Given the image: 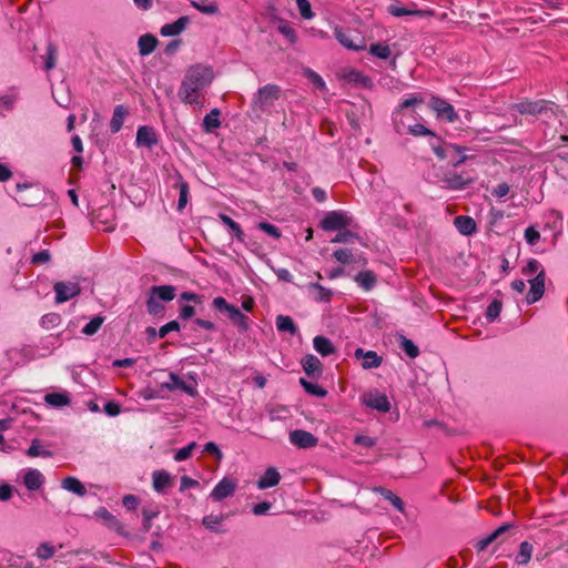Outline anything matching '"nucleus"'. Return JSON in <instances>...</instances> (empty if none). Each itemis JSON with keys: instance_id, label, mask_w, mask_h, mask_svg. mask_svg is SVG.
<instances>
[{"instance_id": "nucleus-63", "label": "nucleus", "mask_w": 568, "mask_h": 568, "mask_svg": "<svg viewBox=\"0 0 568 568\" xmlns=\"http://www.w3.org/2000/svg\"><path fill=\"white\" fill-rule=\"evenodd\" d=\"M540 239V233L534 227L529 226L525 230V240L529 245H535Z\"/></svg>"}, {"instance_id": "nucleus-30", "label": "nucleus", "mask_w": 568, "mask_h": 568, "mask_svg": "<svg viewBox=\"0 0 568 568\" xmlns=\"http://www.w3.org/2000/svg\"><path fill=\"white\" fill-rule=\"evenodd\" d=\"M62 488L69 490L78 496H84L87 489L84 485L75 477H67L62 480Z\"/></svg>"}, {"instance_id": "nucleus-59", "label": "nucleus", "mask_w": 568, "mask_h": 568, "mask_svg": "<svg viewBox=\"0 0 568 568\" xmlns=\"http://www.w3.org/2000/svg\"><path fill=\"white\" fill-rule=\"evenodd\" d=\"M180 331V324L178 321H171L159 329V338H164L170 332H179Z\"/></svg>"}, {"instance_id": "nucleus-5", "label": "nucleus", "mask_w": 568, "mask_h": 568, "mask_svg": "<svg viewBox=\"0 0 568 568\" xmlns=\"http://www.w3.org/2000/svg\"><path fill=\"white\" fill-rule=\"evenodd\" d=\"M281 88L276 84H266L258 89L253 99V105L258 110L265 111L274 105L280 98Z\"/></svg>"}, {"instance_id": "nucleus-50", "label": "nucleus", "mask_w": 568, "mask_h": 568, "mask_svg": "<svg viewBox=\"0 0 568 568\" xmlns=\"http://www.w3.org/2000/svg\"><path fill=\"white\" fill-rule=\"evenodd\" d=\"M310 287L317 291V295L315 297L316 301H320V302H329L331 301L333 293L329 288L324 287L320 283H311Z\"/></svg>"}, {"instance_id": "nucleus-7", "label": "nucleus", "mask_w": 568, "mask_h": 568, "mask_svg": "<svg viewBox=\"0 0 568 568\" xmlns=\"http://www.w3.org/2000/svg\"><path fill=\"white\" fill-rule=\"evenodd\" d=\"M429 105L436 112L437 118L445 119L448 122H455L458 118L454 106L438 97H432Z\"/></svg>"}, {"instance_id": "nucleus-13", "label": "nucleus", "mask_w": 568, "mask_h": 568, "mask_svg": "<svg viewBox=\"0 0 568 568\" xmlns=\"http://www.w3.org/2000/svg\"><path fill=\"white\" fill-rule=\"evenodd\" d=\"M236 489V483L233 479L224 477L220 480L213 490L211 491V498L215 501H221L234 494Z\"/></svg>"}, {"instance_id": "nucleus-25", "label": "nucleus", "mask_w": 568, "mask_h": 568, "mask_svg": "<svg viewBox=\"0 0 568 568\" xmlns=\"http://www.w3.org/2000/svg\"><path fill=\"white\" fill-rule=\"evenodd\" d=\"M456 229L463 235H470L476 231V223L473 217L467 215H458L454 220Z\"/></svg>"}, {"instance_id": "nucleus-57", "label": "nucleus", "mask_w": 568, "mask_h": 568, "mask_svg": "<svg viewBox=\"0 0 568 568\" xmlns=\"http://www.w3.org/2000/svg\"><path fill=\"white\" fill-rule=\"evenodd\" d=\"M257 229L266 233L267 235L272 236L273 239H280L281 237V231L275 225L268 223V222H260L257 223Z\"/></svg>"}, {"instance_id": "nucleus-26", "label": "nucleus", "mask_w": 568, "mask_h": 568, "mask_svg": "<svg viewBox=\"0 0 568 568\" xmlns=\"http://www.w3.org/2000/svg\"><path fill=\"white\" fill-rule=\"evenodd\" d=\"M158 43V39L150 33L141 36L138 41L139 53L141 55L151 54L155 50Z\"/></svg>"}, {"instance_id": "nucleus-43", "label": "nucleus", "mask_w": 568, "mask_h": 568, "mask_svg": "<svg viewBox=\"0 0 568 568\" xmlns=\"http://www.w3.org/2000/svg\"><path fill=\"white\" fill-rule=\"evenodd\" d=\"M400 348L405 352V354L409 358H416L419 355L418 347L414 344L413 341L406 338L405 336H400Z\"/></svg>"}, {"instance_id": "nucleus-49", "label": "nucleus", "mask_w": 568, "mask_h": 568, "mask_svg": "<svg viewBox=\"0 0 568 568\" xmlns=\"http://www.w3.org/2000/svg\"><path fill=\"white\" fill-rule=\"evenodd\" d=\"M388 12L394 17H405V16H422L420 10H409L405 7H399L396 4H392L388 7Z\"/></svg>"}, {"instance_id": "nucleus-35", "label": "nucleus", "mask_w": 568, "mask_h": 568, "mask_svg": "<svg viewBox=\"0 0 568 568\" xmlns=\"http://www.w3.org/2000/svg\"><path fill=\"white\" fill-rule=\"evenodd\" d=\"M227 316L232 323L239 327L240 331L245 332L248 328V317L244 315L237 307L231 310V313Z\"/></svg>"}, {"instance_id": "nucleus-40", "label": "nucleus", "mask_w": 568, "mask_h": 568, "mask_svg": "<svg viewBox=\"0 0 568 568\" xmlns=\"http://www.w3.org/2000/svg\"><path fill=\"white\" fill-rule=\"evenodd\" d=\"M382 362H383V358L379 355H377L376 352L367 351L365 354V357L362 362V367L364 369L376 368V367L381 366Z\"/></svg>"}, {"instance_id": "nucleus-32", "label": "nucleus", "mask_w": 568, "mask_h": 568, "mask_svg": "<svg viewBox=\"0 0 568 568\" xmlns=\"http://www.w3.org/2000/svg\"><path fill=\"white\" fill-rule=\"evenodd\" d=\"M44 402L53 407H63L70 404V397L65 392L49 393L44 396Z\"/></svg>"}, {"instance_id": "nucleus-48", "label": "nucleus", "mask_w": 568, "mask_h": 568, "mask_svg": "<svg viewBox=\"0 0 568 568\" xmlns=\"http://www.w3.org/2000/svg\"><path fill=\"white\" fill-rule=\"evenodd\" d=\"M189 201V185L186 182L181 181L179 183V201H178V211H183Z\"/></svg>"}, {"instance_id": "nucleus-44", "label": "nucleus", "mask_w": 568, "mask_h": 568, "mask_svg": "<svg viewBox=\"0 0 568 568\" xmlns=\"http://www.w3.org/2000/svg\"><path fill=\"white\" fill-rule=\"evenodd\" d=\"M104 322V317L103 316H95L93 317L83 328H82V333L84 335H88V336H92L94 335L102 326Z\"/></svg>"}, {"instance_id": "nucleus-51", "label": "nucleus", "mask_w": 568, "mask_h": 568, "mask_svg": "<svg viewBox=\"0 0 568 568\" xmlns=\"http://www.w3.org/2000/svg\"><path fill=\"white\" fill-rule=\"evenodd\" d=\"M196 447V443L195 442H192L190 443L189 445H186L185 447H182L180 448L175 455H174V460L175 462H183V460H186L187 458L191 457L194 448Z\"/></svg>"}, {"instance_id": "nucleus-39", "label": "nucleus", "mask_w": 568, "mask_h": 568, "mask_svg": "<svg viewBox=\"0 0 568 568\" xmlns=\"http://www.w3.org/2000/svg\"><path fill=\"white\" fill-rule=\"evenodd\" d=\"M377 491L384 497V499L388 500L398 511H404V503L403 500L396 496L392 490L379 487Z\"/></svg>"}, {"instance_id": "nucleus-55", "label": "nucleus", "mask_w": 568, "mask_h": 568, "mask_svg": "<svg viewBox=\"0 0 568 568\" xmlns=\"http://www.w3.org/2000/svg\"><path fill=\"white\" fill-rule=\"evenodd\" d=\"M60 321H61V317L59 314L57 313H49L44 316H42L41 318V325L47 328V329H50L52 327H55L60 324Z\"/></svg>"}, {"instance_id": "nucleus-2", "label": "nucleus", "mask_w": 568, "mask_h": 568, "mask_svg": "<svg viewBox=\"0 0 568 568\" xmlns=\"http://www.w3.org/2000/svg\"><path fill=\"white\" fill-rule=\"evenodd\" d=\"M353 217L345 211L327 212L320 222V227L326 232L342 231L352 226Z\"/></svg>"}, {"instance_id": "nucleus-56", "label": "nucleus", "mask_w": 568, "mask_h": 568, "mask_svg": "<svg viewBox=\"0 0 568 568\" xmlns=\"http://www.w3.org/2000/svg\"><path fill=\"white\" fill-rule=\"evenodd\" d=\"M353 239L358 240L359 236L356 233L344 229L342 231H338V233L335 235L334 239H332L331 242L332 243H347Z\"/></svg>"}, {"instance_id": "nucleus-42", "label": "nucleus", "mask_w": 568, "mask_h": 568, "mask_svg": "<svg viewBox=\"0 0 568 568\" xmlns=\"http://www.w3.org/2000/svg\"><path fill=\"white\" fill-rule=\"evenodd\" d=\"M369 53L379 58V59H388L392 54L390 48L384 43H373L369 47Z\"/></svg>"}, {"instance_id": "nucleus-23", "label": "nucleus", "mask_w": 568, "mask_h": 568, "mask_svg": "<svg viewBox=\"0 0 568 568\" xmlns=\"http://www.w3.org/2000/svg\"><path fill=\"white\" fill-rule=\"evenodd\" d=\"M129 114V111L125 106L119 104L114 108L112 119L110 121V131L112 133H118L123 125L125 116Z\"/></svg>"}, {"instance_id": "nucleus-60", "label": "nucleus", "mask_w": 568, "mask_h": 568, "mask_svg": "<svg viewBox=\"0 0 568 568\" xmlns=\"http://www.w3.org/2000/svg\"><path fill=\"white\" fill-rule=\"evenodd\" d=\"M278 31L291 42L294 43L297 39L295 30L287 23L278 26Z\"/></svg>"}, {"instance_id": "nucleus-64", "label": "nucleus", "mask_w": 568, "mask_h": 568, "mask_svg": "<svg viewBox=\"0 0 568 568\" xmlns=\"http://www.w3.org/2000/svg\"><path fill=\"white\" fill-rule=\"evenodd\" d=\"M541 265L540 263L535 260V258H530L527 263V265L523 268V273L525 275H532L535 273L538 274L539 271H541Z\"/></svg>"}, {"instance_id": "nucleus-62", "label": "nucleus", "mask_w": 568, "mask_h": 568, "mask_svg": "<svg viewBox=\"0 0 568 568\" xmlns=\"http://www.w3.org/2000/svg\"><path fill=\"white\" fill-rule=\"evenodd\" d=\"M159 515V511L156 510H149V509H143L142 510V516H143V530L144 531H149L151 529V521L153 518H155L156 516Z\"/></svg>"}, {"instance_id": "nucleus-41", "label": "nucleus", "mask_w": 568, "mask_h": 568, "mask_svg": "<svg viewBox=\"0 0 568 568\" xmlns=\"http://www.w3.org/2000/svg\"><path fill=\"white\" fill-rule=\"evenodd\" d=\"M192 7L205 14H215L219 12V6L213 1H192Z\"/></svg>"}, {"instance_id": "nucleus-61", "label": "nucleus", "mask_w": 568, "mask_h": 568, "mask_svg": "<svg viewBox=\"0 0 568 568\" xmlns=\"http://www.w3.org/2000/svg\"><path fill=\"white\" fill-rule=\"evenodd\" d=\"M37 555L43 560L50 559L54 555V548L47 542L41 544L37 550Z\"/></svg>"}, {"instance_id": "nucleus-31", "label": "nucleus", "mask_w": 568, "mask_h": 568, "mask_svg": "<svg viewBox=\"0 0 568 568\" xmlns=\"http://www.w3.org/2000/svg\"><path fill=\"white\" fill-rule=\"evenodd\" d=\"M220 114L221 112L219 109H213L204 116L203 129L205 132H213L215 129L221 126Z\"/></svg>"}, {"instance_id": "nucleus-17", "label": "nucleus", "mask_w": 568, "mask_h": 568, "mask_svg": "<svg viewBox=\"0 0 568 568\" xmlns=\"http://www.w3.org/2000/svg\"><path fill=\"white\" fill-rule=\"evenodd\" d=\"M150 294L159 301L171 302L176 296V287L173 285H154Z\"/></svg>"}, {"instance_id": "nucleus-28", "label": "nucleus", "mask_w": 568, "mask_h": 568, "mask_svg": "<svg viewBox=\"0 0 568 568\" xmlns=\"http://www.w3.org/2000/svg\"><path fill=\"white\" fill-rule=\"evenodd\" d=\"M224 515H207L202 519V525L210 531L222 534L225 532L224 529H221L220 526L224 521Z\"/></svg>"}, {"instance_id": "nucleus-47", "label": "nucleus", "mask_w": 568, "mask_h": 568, "mask_svg": "<svg viewBox=\"0 0 568 568\" xmlns=\"http://www.w3.org/2000/svg\"><path fill=\"white\" fill-rule=\"evenodd\" d=\"M146 311L150 315H159L164 312V306L161 304L159 300L149 294V297L145 302Z\"/></svg>"}, {"instance_id": "nucleus-34", "label": "nucleus", "mask_w": 568, "mask_h": 568, "mask_svg": "<svg viewBox=\"0 0 568 568\" xmlns=\"http://www.w3.org/2000/svg\"><path fill=\"white\" fill-rule=\"evenodd\" d=\"M532 550L534 547L529 541H523L519 545V551L515 558V561L518 565H527L531 559Z\"/></svg>"}, {"instance_id": "nucleus-45", "label": "nucleus", "mask_w": 568, "mask_h": 568, "mask_svg": "<svg viewBox=\"0 0 568 568\" xmlns=\"http://www.w3.org/2000/svg\"><path fill=\"white\" fill-rule=\"evenodd\" d=\"M407 130L412 135H415V136L428 135L434 139L433 142H439V139L436 136V134L433 131H430L429 129H427L426 126H424L423 124L408 125Z\"/></svg>"}, {"instance_id": "nucleus-3", "label": "nucleus", "mask_w": 568, "mask_h": 568, "mask_svg": "<svg viewBox=\"0 0 568 568\" xmlns=\"http://www.w3.org/2000/svg\"><path fill=\"white\" fill-rule=\"evenodd\" d=\"M334 34L336 40L346 49L362 51L366 48L365 38L355 30L335 28Z\"/></svg>"}, {"instance_id": "nucleus-9", "label": "nucleus", "mask_w": 568, "mask_h": 568, "mask_svg": "<svg viewBox=\"0 0 568 568\" xmlns=\"http://www.w3.org/2000/svg\"><path fill=\"white\" fill-rule=\"evenodd\" d=\"M290 442L298 448L307 449L315 447L318 438L307 430L295 429L290 433Z\"/></svg>"}, {"instance_id": "nucleus-15", "label": "nucleus", "mask_w": 568, "mask_h": 568, "mask_svg": "<svg viewBox=\"0 0 568 568\" xmlns=\"http://www.w3.org/2000/svg\"><path fill=\"white\" fill-rule=\"evenodd\" d=\"M173 478L166 470H155L152 474V485L156 493H164L165 489L172 486Z\"/></svg>"}, {"instance_id": "nucleus-1", "label": "nucleus", "mask_w": 568, "mask_h": 568, "mask_svg": "<svg viewBox=\"0 0 568 568\" xmlns=\"http://www.w3.org/2000/svg\"><path fill=\"white\" fill-rule=\"evenodd\" d=\"M214 79L211 67L203 64L191 65L178 91L180 100L185 104L203 106L205 92Z\"/></svg>"}, {"instance_id": "nucleus-29", "label": "nucleus", "mask_w": 568, "mask_h": 568, "mask_svg": "<svg viewBox=\"0 0 568 568\" xmlns=\"http://www.w3.org/2000/svg\"><path fill=\"white\" fill-rule=\"evenodd\" d=\"M275 324L278 332H287L291 335H295L298 332L297 326L288 315L276 316Z\"/></svg>"}, {"instance_id": "nucleus-54", "label": "nucleus", "mask_w": 568, "mask_h": 568, "mask_svg": "<svg viewBox=\"0 0 568 568\" xmlns=\"http://www.w3.org/2000/svg\"><path fill=\"white\" fill-rule=\"evenodd\" d=\"M296 6L302 18L310 20L314 17V12L312 11L308 0H296Z\"/></svg>"}, {"instance_id": "nucleus-24", "label": "nucleus", "mask_w": 568, "mask_h": 568, "mask_svg": "<svg viewBox=\"0 0 568 568\" xmlns=\"http://www.w3.org/2000/svg\"><path fill=\"white\" fill-rule=\"evenodd\" d=\"M313 346L315 351L322 356H328L336 352V348L334 347L331 339L322 335H317L314 337Z\"/></svg>"}, {"instance_id": "nucleus-19", "label": "nucleus", "mask_w": 568, "mask_h": 568, "mask_svg": "<svg viewBox=\"0 0 568 568\" xmlns=\"http://www.w3.org/2000/svg\"><path fill=\"white\" fill-rule=\"evenodd\" d=\"M281 480V475L274 467H268L265 473L257 480L260 489H267L276 486Z\"/></svg>"}, {"instance_id": "nucleus-10", "label": "nucleus", "mask_w": 568, "mask_h": 568, "mask_svg": "<svg viewBox=\"0 0 568 568\" xmlns=\"http://www.w3.org/2000/svg\"><path fill=\"white\" fill-rule=\"evenodd\" d=\"M136 146L148 148L152 150L159 143V136L154 130V128L149 125H141L136 131L135 139Z\"/></svg>"}, {"instance_id": "nucleus-11", "label": "nucleus", "mask_w": 568, "mask_h": 568, "mask_svg": "<svg viewBox=\"0 0 568 568\" xmlns=\"http://www.w3.org/2000/svg\"><path fill=\"white\" fill-rule=\"evenodd\" d=\"M545 280L546 274L544 270L539 271L534 278L529 280L530 290L526 296L528 304H534L542 297L545 292Z\"/></svg>"}, {"instance_id": "nucleus-38", "label": "nucleus", "mask_w": 568, "mask_h": 568, "mask_svg": "<svg viewBox=\"0 0 568 568\" xmlns=\"http://www.w3.org/2000/svg\"><path fill=\"white\" fill-rule=\"evenodd\" d=\"M300 383L303 386V388L305 389V392L310 395H313V396H316L320 398H323L327 395V392L316 383L308 382L305 378H301Z\"/></svg>"}, {"instance_id": "nucleus-6", "label": "nucleus", "mask_w": 568, "mask_h": 568, "mask_svg": "<svg viewBox=\"0 0 568 568\" xmlns=\"http://www.w3.org/2000/svg\"><path fill=\"white\" fill-rule=\"evenodd\" d=\"M362 402L365 406L376 409L381 413H387L390 410V403L388 397L377 390L364 394Z\"/></svg>"}, {"instance_id": "nucleus-36", "label": "nucleus", "mask_w": 568, "mask_h": 568, "mask_svg": "<svg viewBox=\"0 0 568 568\" xmlns=\"http://www.w3.org/2000/svg\"><path fill=\"white\" fill-rule=\"evenodd\" d=\"M347 79L349 82L361 84L362 87L367 89H371L373 87L372 79L357 70L349 71L347 74Z\"/></svg>"}, {"instance_id": "nucleus-33", "label": "nucleus", "mask_w": 568, "mask_h": 568, "mask_svg": "<svg viewBox=\"0 0 568 568\" xmlns=\"http://www.w3.org/2000/svg\"><path fill=\"white\" fill-rule=\"evenodd\" d=\"M220 221L230 229L232 234L235 236V239L240 242L244 241V233L237 222H235L233 219H231L226 214H220L219 215Z\"/></svg>"}, {"instance_id": "nucleus-21", "label": "nucleus", "mask_w": 568, "mask_h": 568, "mask_svg": "<svg viewBox=\"0 0 568 568\" xmlns=\"http://www.w3.org/2000/svg\"><path fill=\"white\" fill-rule=\"evenodd\" d=\"M423 102H424L423 98L410 97L408 99H405L399 104L398 110L395 112V118H394L395 130H396L397 133L402 134L404 132V129H405V124L397 119V116L399 115L400 111L405 110V109H408V108H412V106H415V105L420 104Z\"/></svg>"}, {"instance_id": "nucleus-46", "label": "nucleus", "mask_w": 568, "mask_h": 568, "mask_svg": "<svg viewBox=\"0 0 568 568\" xmlns=\"http://www.w3.org/2000/svg\"><path fill=\"white\" fill-rule=\"evenodd\" d=\"M501 307L503 304L499 300L491 301L486 310L487 321L490 323L495 322L501 312Z\"/></svg>"}, {"instance_id": "nucleus-20", "label": "nucleus", "mask_w": 568, "mask_h": 568, "mask_svg": "<svg viewBox=\"0 0 568 568\" xmlns=\"http://www.w3.org/2000/svg\"><path fill=\"white\" fill-rule=\"evenodd\" d=\"M187 23H189V18L187 17H180L174 22L164 24L161 28L160 33L163 37H174V36H178V34H180L186 28Z\"/></svg>"}, {"instance_id": "nucleus-27", "label": "nucleus", "mask_w": 568, "mask_h": 568, "mask_svg": "<svg viewBox=\"0 0 568 568\" xmlns=\"http://www.w3.org/2000/svg\"><path fill=\"white\" fill-rule=\"evenodd\" d=\"M354 281L365 291H371L377 282L376 275L373 271H362L355 277Z\"/></svg>"}, {"instance_id": "nucleus-16", "label": "nucleus", "mask_w": 568, "mask_h": 568, "mask_svg": "<svg viewBox=\"0 0 568 568\" xmlns=\"http://www.w3.org/2000/svg\"><path fill=\"white\" fill-rule=\"evenodd\" d=\"M94 516L100 518L110 529L122 534L123 525L121 521L112 515L106 508L100 507L94 511Z\"/></svg>"}, {"instance_id": "nucleus-4", "label": "nucleus", "mask_w": 568, "mask_h": 568, "mask_svg": "<svg viewBox=\"0 0 568 568\" xmlns=\"http://www.w3.org/2000/svg\"><path fill=\"white\" fill-rule=\"evenodd\" d=\"M430 146L440 160L449 159L455 168L467 160L466 155H460L465 149L457 144H446L443 146L439 142H430Z\"/></svg>"}, {"instance_id": "nucleus-58", "label": "nucleus", "mask_w": 568, "mask_h": 568, "mask_svg": "<svg viewBox=\"0 0 568 568\" xmlns=\"http://www.w3.org/2000/svg\"><path fill=\"white\" fill-rule=\"evenodd\" d=\"M333 256L336 261L342 264H349L353 261V253L347 248H339L333 253Z\"/></svg>"}, {"instance_id": "nucleus-53", "label": "nucleus", "mask_w": 568, "mask_h": 568, "mask_svg": "<svg viewBox=\"0 0 568 568\" xmlns=\"http://www.w3.org/2000/svg\"><path fill=\"white\" fill-rule=\"evenodd\" d=\"M57 50L53 44H49L47 48V54L44 57V69L51 70L55 67Z\"/></svg>"}, {"instance_id": "nucleus-12", "label": "nucleus", "mask_w": 568, "mask_h": 568, "mask_svg": "<svg viewBox=\"0 0 568 568\" xmlns=\"http://www.w3.org/2000/svg\"><path fill=\"white\" fill-rule=\"evenodd\" d=\"M547 101L545 100H523L511 105V109L518 111L520 114L538 115L541 114L546 108Z\"/></svg>"}, {"instance_id": "nucleus-22", "label": "nucleus", "mask_w": 568, "mask_h": 568, "mask_svg": "<svg viewBox=\"0 0 568 568\" xmlns=\"http://www.w3.org/2000/svg\"><path fill=\"white\" fill-rule=\"evenodd\" d=\"M44 483V477L40 470L31 468L28 469L24 477L23 484L29 490H38Z\"/></svg>"}, {"instance_id": "nucleus-52", "label": "nucleus", "mask_w": 568, "mask_h": 568, "mask_svg": "<svg viewBox=\"0 0 568 568\" xmlns=\"http://www.w3.org/2000/svg\"><path fill=\"white\" fill-rule=\"evenodd\" d=\"M213 307L222 313H226L227 315L231 313L235 306L230 304L224 297L217 296L212 302Z\"/></svg>"}, {"instance_id": "nucleus-14", "label": "nucleus", "mask_w": 568, "mask_h": 568, "mask_svg": "<svg viewBox=\"0 0 568 568\" xmlns=\"http://www.w3.org/2000/svg\"><path fill=\"white\" fill-rule=\"evenodd\" d=\"M473 181V178H464L456 172L446 173L442 179L443 187L454 191L464 190Z\"/></svg>"}, {"instance_id": "nucleus-18", "label": "nucleus", "mask_w": 568, "mask_h": 568, "mask_svg": "<svg viewBox=\"0 0 568 568\" xmlns=\"http://www.w3.org/2000/svg\"><path fill=\"white\" fill-rule=\"evenodd\" d=\"M302 366H303L304 372L310 377L320 376L323 371V365H322L321 361L312 354L306 355L302 359Z\"/></svg>"}, {"instance_id": "nucleus-37", "label": "nucleus", "mask_w": 568, "mask_h": 568, "mask_svg": "<svg viewBox=\"0 0 568 568\" xmlns=\"http://www.w3.org/2000/svg\"><path fill=\"white\" fill-rule=\"evenodd\" d=\"M53 454L51 450L45 449L41 446L39 439H33L30 447L27 450L29 457H51Z\"/></svg>"}, {"instance_id": "nucleus-8", "label": "nucleus", "mask_w": 568, "mask_h": 568, "mask_svg": "<svg viewBox=\"0 0 568 568\" xmlns=\"http://www.w3.org/2000/svg\"><path fill=\"white\" fill-rule=\"evenodd\" d=\"M53 288L57 303L67 302L81 292L79 284L73 282H57Z\"/></svg>"}]
</instances>
